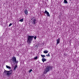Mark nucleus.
I'll use <instances>...</instances> for the list:
<instances>
[{"mask_svg":"<svg viewBox=\"0 0 79 79\" xmlns=\"http://www.w3.org/2000/svg\"><path fill=\"white\" fill-rule=\"evenodd\" d=\"M34 37V36L32 35H28L27 36V42L29 45H30L31 44L32 40H33Z\"/></svg>","mask_w":79,"mask_h":79,"instance_id":"obj_1","label":"nucleus"},{"mask_svg":"<svg viewBox=\"0 0 79 79\" xmlns=\"http://www.w3.org/2000/svg\"><path fill=\"white\" fill-rule=\"evenodd\" d=\"M3 74H4L6 76H8L9 75H11L12 74V70H11L9 71L5 70L3 73Z\"/></svg>","mask_w":79,"mask_h":79,"instance_id":"obj_2","label":"nucleus"},{"mask_svg":"<svg viewBox=\"0 0 79 79\" xmlns=\"http://www.w3.org/2000/svg\"><path fill=\"white\" fill-rule=\"evenodd\" d=\"M13 64H18V61L16 60V58L15 56H13L11 59Z\"/></svg>","mask_w":79,"mask_h":79,"instance_id":"obj_3","label":"nucleus"},{"mask_svg":"<svg viewBox=\"0 0 79 79\" xmlns=\"http://www.w3.org/2000/svg\"><path fill=\"white\" fill-rule=\"evenodd\" d=\"M50 66H46V68L44 69V74H47L48 72L50 71Z\"/></svg>","mask_w":79,"mask_h":79,"instance_id":"obj_4","label":"nucleus"},{"mask_svg":"<svg viewBox=\"0 0 79 79\" xmlns=\"http://www.w3.org/2000/svg\"><path fill=\"white\" fill-rule=\"evenodd\" d=\"M31 23L33 24H36V21H37L36 19H34V18H33L31 19Z\"/></svg>","mask_w":79,"mask_h":79,"instance_id":"obj_5","label":"nucleus"},{"mask_svg":"<svg viewBox=\"0 0 79 79\" xmlns=\"http://www.w3.org/2000/svg\"><path fill=\"white\" fill-rule=\"evenodd\" d=\"M44 13L47 15V16H50V14H49V12H48L47 10H45Z\"/></svg>","mask_w":79,"mask_h":79,"instance_id":"obj_6","label":"nucleus"},{"mask_svg":"<svg viewBox=\"0 0 79 79\" xmlns=\"http://www.w3.org/2000/svg\"><path fill=\"white\" fill-rule=\"evenodd\" d=\"M60 38H58L57 40H56V45H58V44H60Z\"/></svg>","mask_w":79,"mask_h":79,"instance_id":"obj_7","label":"nucleus"},{"mask_svg":"<svg viewBox=\"0 0 79 79\" xmlns=\"http://www.w3.org/2000/svg\"><path fill=\"white\" fill-rule=\"evenodd\" d=\"M18 68V65H16L15 66L14 68V70L15 71L16 69V68Z\"/></svg>","mask_w":79,"mask_h":79,"instance_id":"obj_8","label":"nucleus"},{"mask_svg":"<svg viewBox=\"0 0 79 79\" xmlns=\"http://www.w3.org/2000/svg\"><path fill=\"white\" fill-rule=\"evenodd\" d=\"M24 13L25 15H27V13H28V12H27V10L26 9V10H25Z\"/></svg>","mask_w":79,"mask_h":79,"instance_id":"obj_9","label":"nucleus"},{"mask_svg":"<svg viewBox=\"0 0 79 79\" xmlns=\"http://www.w3.org/2000/svg\"><path fill=\"white\" fill-rule=\"evenodd\" d=\"M46 59H45V58H43L42 59V61H43V63H44V61H46Z\"/></svg>","mask_w":79,"mask_h":79,"instance_id":"obj_10","label":"nucleus"},{"mask_svg":"<svg viewBox=\"0 0 79 79\" xmlns=\"http://www.w3.org/2000/svg\"><path fill=\"white\" fill-rule=\"evenodd\" d=\"M6 68H7L8 69H11V67H10V66H8V65H6Z\"/></svg>","mask_w":79,"mask_h":79,"instance_id":"obj_11","label":"nucleus"},{"mask_svg":"<svg viewBox=\"0 0 79 79\" xmlns=\"http://www.w3.org/2000/svg\"><path fill=\"white\" fill-rule=\"evenodd\" d=\"M23 21H24V19H22L20 20L19 21H20V22H23Z\"/></svg>","mask_w":79,"mask_h":79,"instance_id":"obj_12","label":"nucleus"},{"mask_svg":"<svg viewBox=\"0 0 79 79\" xmlns=\"http://www.w3.org/2000/svg\"><path fill=\"white\" fill-rule=\"evenodd\" d=\"M48 52V51H44V53H47Z\"/></svg>","mask_w":79,"mask_h":79,"instance_id":"obj_13","label":"nucleus"},{"mask_svg":"<svg viewBox=\"0 0 79 79\" xmlns=\"http://www.w3.org/2000/svg\"><path fill=\"white\" fill-rule=\"evenodd\" d=\"M64 2L65 3H68V1L66 0H64Z\"/></svg>","mask_w":79,"mask_h":79,"instance_id":"obj_14","label":"nucleus"},{"mask_svg":"<svg viewBox=\"0 0 79 79\" xmlns=\"http://www.w3.org/2000/svg\"><path fill=\"white\" fill-rule=\"evenodd\" d=\"M41 56H42V58H44V57H45V56L44 55H41Z\"/></svg>","mask_w":79,"mask_h":79,"instance_id":"obj_15","label":"nucleus"},{"mask_svg":"<svg viewBox=\"0 0 79 79\" xmlns=\"http://www.w3.org/2000/svg\"><path fill=\"white\" fill-rule=\"evenodd\" d=\"M34 37H33V38L34 39H35V40L36 39V38H37V36H35V37H34Z\"/></svg>","mask_w":79,"mask_h":79,"instance_id":"obj_16","label":"nucleus"},{"mask_svg":"<svg viewBox=\"0 0 79 79\" xmlns=\"http://www.w3.org/2000/svg\"><path fill=\"white\" fill-rule=\"evenodd\" d=\"M32 71V69H31L30 70H29V73H31Z\"/></svg>","mask_w":79,"mask_h":79,"instance_id":"obj_17","label":"nucleus"},{"mask_svg":"<svg viewBox=\"0 0 79 79\" xmlns=\"http://www.w3.org/2000/svg\"><path fill=\"white\" fill-rule=\"evenodd\" d=\"M37 58H38V57H37V56L36 57H35L34 59L35 60H37Z\"/></svg>","mask_w":79,"mask_h":79,"instance_id":"obj_18","label":"nucleus"},{"mask_svg":"<svg viewBox=\"0 0 79 79\" xmlns=\"http://www.w3.org/2000/svg\"><path fill=\"white\" fill-rule=\"evenodd\" d=\"M46 56H50V54H48L46 55Z\"/></svg>","mask_w":79,"mask_h":79,"instance_id":"obj_19","label":"nucleus"},{"mask_svg":"<svg viewBox=\"0 0 79 79\" xmlns=\"http://www.w3.org/2000/svg\"><path fill=\"white\" fill-rule=\"evenodd\" d=\"M11 25H12V23H10L9 25V27H10V26H11Z\"/></svg>","mask_w":79,"mask_h":79,"instance_id":"obj_20","label":"nucleus"}]
</instances>
